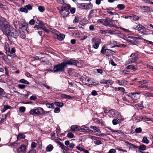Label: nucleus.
Segmentation results:
<instances>
[{
	"mask_svg": "<svg viewBox=\"0 0 153 153\" xmlns=\"http://www.w3.org/2000/svg\"><path fill=\"white\" fill-rule=\"evenodd\" d=\"M78 63H79V62L76 60H74L73 59L67 60L62 63L60 64L56 65L53 68V72L55 73L63 71L64 70L65 67L67 64L77 66V64Z\"/></svg>",
	"mask_w": 153,
	"mask_h": 153,
	"instance_id": "1",
	"label": "nucleus"
},
{
	"mask_svg": "<svg viewBox=\"0 0 153 153\" xmlns=\"http://www.w3.org/2000/svg\"><path fill=\"white\" fill-rule=\"evenodd\" d=\"M0 22V29L4 34L7 35L12 28L4 18H1Z\"/></svg>",
	"mask_w": 153,
	"mask_h": 153,
	"instance_id": "2",
	"label": "nucleus"
},
{
	"mask_svg": "<svg viewBox=\"0 0 153 153\" xmlns=\"http://www.w3.org/2000/svg\"><path fill=\"white\" fill-rule=\"evenodd\" d=\"M70 8V5L68 4L65 3L62 5L60 13L63 18H65L69 15Z\"/></svg>",
	"mask_w": 153,
	"mask_h": 153,
	"instance_id": "3",
	"label": "nucleus"
},
{
	"mask_svg": "<svg viewBox=\"0 0 153 153\" xmlns=\"http://www.w3.org/2000/svg\"><path fill=\"white\" fill-rule=\"evenodd\" d=\"M18 25H15V27L16 28L23 29L25 30L26 31L28 32V24L26 22L25 19H22L20 20V22H18Z\"/></svg>",
	"mask_w": 153,
	"mask_h": 153,
	"instance_id": "4",
	"label": "nucleus"
},
{
	"mask_svg": "<svg viewBox=\"0 0 153 153\" xmlns=\"http://www.w3.org/2000/svg\"><path fill=\"white\" fill-rule=\"evenodd\" d=\"M138 59L137 54L136 53H132L130 55V58L126 62V65H128L130 64H132L133 63H135L137 65L140 63V62H137Z\"/></svg>",
	"mask_w": 153,
	"mask_h": 153,
	"instance_id": "5",
	"label": "nucleus"
},
{
	"mask_svg": "<svg viewBox=\"0 0 153 153\" xmlns=\"http://www.w3.org/2000/svg\"><path fill=\"white\" fill-rule=\"evenodd\" d=\"M77 7L82 9L83 10H89L92 8L93 5L90 3H78L77 4Z\"/></svg>",
	"mask_w": 153,
	"mask_h": 153,
	"instance_id": "6",
	"label": "nucleus"
},
{
	"mask_svg": "<svg viewBox=\"0 0 153 153\" xmlns=\"http://www.w3.org/2000/svg\"><path fill=\"white\" fill-rule=\"evenodd\" d=\"M43 109L40 107H37L35 109L31 110L30 112V114L31 115L34 114L37 115H42L43 114Z\"/></svg>",
	"mask_w": 153,
	"mask_h": 153,
	"instance_id": "7",
	"label": "nucleus"
},
{
	"mask_svg": "<svg viewBox=\"0 0 153 153\" xmlns=\"http://www.w3.org/2000/svg\"><path fill=\"white\" fill-rule=\"evenodd\" d=\"M7 36L8 38L11 37L16 38L19 36V34L16 30L12 28Z\"/></svg>",
	"mask_w": 153,
	"mask_h": 153,
	"instance_id": "8",
	"label": "nucleus"
},
{
	"mask_svg": "<svg viewBox=\"0 0 153 153\" xmlns=\"http://www.w3.org/2000/svg\"><path fill=\"white\" fill-rule=\"evenodd\" d=\"M92 47L95 49H98L101 42L100 39L94 38L92 39Z\"/></svg>",
	"mask_w": 153,
	"mask_h": 153,
	"instance_id": "9",
	"label": "nucleus"
},
{
	"mask_svg": "<svg viewBox=\"0 0 153 153\" xmlns=\"http://www.w3.org/2000/svg\"><path fill=\"white\" fill-rule=\"evenodd\" d=\"M100 31V32L102 34L108 33L111 35L115 34L116 33H120V32L118 30H113L110 29L101 30Z\"/></svg>",
	"mask_w": 153,
	"mask_h": 153,
	"instance_id": "10",
	"label": "nucleus"
},
{
	"mask_svg": "<svg viewBox=\"0 0 153 153\" xmlns=\"http://www.w3.org/2000/svg\"><path fill=\"white\" fill-rule=\"evenodd\" d=\"M101 53L105 55L108 56L110 55L111 53V50L110 49H106L105 46H103L102 47Z\"/></svg>",
	"mask_w": 153,
	"mask_h": 153,
	"instance_id": "11",
	"label": "nucleus"
},
{
	"mask_svg": "<svg viewBox=\"0 0 153 153\" xmlns=\"http://www.w3.org/2000/svg\"><path fill=\"white\" fill-rule=\"evenodd\" d=\"M18 153H26V148L25 145H21L20 147L17 149Z\"/></svg>",
	"mask_w": 153,
	"mask_h": 153,
	"instance_id": "12",
	"label": "nucleus"
},
{
	"mask_svg": "<svg viewBox=\"0 0 153 153\" xmlns=\"http://www.w3.org/2000/svg\"><path fill=\"white\" fill-rule=\"evenodd\" d=\"M104 25L106 26H110L111 27H116L115 25H113V23L110 19H106L104 20Z\"/></svg>",
	"mask_w": 153,
	"mask_h": 153,
	"instance_id": "13",
	"label": "nucleus"
},
{
	"mask_svg": "<svg viewBox=\"0 0 153 153\" xmlns=\"http://www.w3.org/2000/svg\"><path fill=\"white\" fill-rule=\"evenodd\" d=\"M82 80L86 84H92V83L90 82L91 79L88 77H83L82 78Z\"/></svg>",
	"mask_w": 153,
	"mask_h": 153,
	"instance_id": "14",
	"label": "nucleus"
},
{
	"mask_svg": "<svg viewBox=\"0 0 153 153\" xmlns=\"http://www.w3.org/2000/svg\"><path fill=\"white\" fill-rule=\"evenodd\" d=\"M144 28V27L140 25H138L137 26H134L133 27V28L138 31H140Z\"/></svg>",
	"mask_w": 153,
	"mask_h": 153,
	"instance_id": "15",
	"label": "nucleus"
},
{
	"mask_svg": "<svg viewBox=\"0 0 153 153\" xmlns=\"http://www.w3.org/2000/svg\"><path fill=\"white\" fill-rule=\"evenodd\" d=\"M57 35V39L59 40H62L64 39L65 37V35L64 34H60L59 33Z\"/></svg>",
	"mask_w": 153,
	"mask_h": 153,
	"instance_id": "16",
	"label": "nucleus"
},
{
	"mask_svg": "<svg viewBox=\"0 0 153 153\" xmlns=\"http://www.w3.org/2000/svg\"><path fill=\"white\" fill-rule=\"evenodd\" d=\"M126 143H127V146H129L130 148H133L135 149L137 148H138V146H137L134 145L133 144L129 143L128 142H126Z\"/></svg>",
	"mask_w": 153,
	"mask_h": 153,
	"instance_id": "17",
	"label": "nucleus"
},
{
	"mask_svg": "<svg viewBox=\"0 0 153 153\" xmlns=\"http://www.w3.org/2000/svg\"><path fill=\"white\" fill-rule=\"evenodd\" d=\"M53 148V146L52 145L49 144L47 146L46 148V151L47 152H51Z\"/></svg>",
	"mask_w": 153,
	"mask_h": 153,
	"instance_id": "18",
	"label": "nucleus"
},
{
	"mask_svg": "<svg viewBox=\"0 0 153 153\" xmlns=\"http://www.w3.org/2000/svg\"><path fill=\"white\" fill-rule=\"evenodd\" d=\"M113 117L117 118H121V115L120 113L117 111H115Z\"/></svg>",
	"mask_w": 153,
	"mask_h": 153,
	"instance_id": "19",
	"label": "nucleus"
},
{
	"mask_svg": "<svg viewBox=\"0 0 153 153\" xmlns=\"http://www.w3.org/2000/svg\"><path fill=\"white\" fill-rule=\"evenodd\" d=\"M90 128L92 129H93L95 131H94V132H100V129H99L98 127L94 126H92L90 127Z\"/></svg>",
	"mask_w": 153,
	"mask_h": 153,
	"instance_id": "20",
	"label": "nucleus"
},
{
	"mask_svg": "<svg viewBox=\"0 0 153 153\" xmlns=\"http://www.w3.org/2000/svg\"><path fill=\"white\" fill-rule=\"evenodd\" d=\"M143 95L146 97H153V94L152 93L147 92L143 94Z\"/></svg>",
	"mask_w": 153,
	"mask_h": 153,
	"instance_id": "21",
	"label": "nucleus"
},
{
	"mask_svg": "<svg viewBox=\"0 0 153 153\" xmlns=\"http://www.w3.org/2000/svg\"><path fill=\"white\" fill-rule=\"evenodd\" d=\"M117 8L119 10H122L124 9L125 6L123 4H119L117 5Z\"/></svg>",
	"mask_w": 153,
	"mask_h": 153,
	"instance_id": "22",
	"label": "nucleus"
},
{
	"mask_svg": "<svg viewBox=\"0 0 153 153\" xmlns=\"http://www.w3.org/2000/svg\"><path fill=\"white\" fill-rule=\"evenodd\" d=\"M61 97L63 98L68 99H71L72 97L70 95L63 94H62Z\"/></svg>",
	"mask_w": 153,
	"mask_h": 153,
	"instance_id": "23",
	"label": "nucleus"
},
{
	"mask_svg": "<svg viewBox=\"0 0 153 153\" xmlns=\"http://www.w3.org/2000/svg\"><path fill=\"white\" fill-rule=\"evenodd\" d=\"M78 126L76 125H74L72 126L71 127V130L73 131H77L78 130Z\"/></svg>",
	"mask_w": 153,
	"mask_h": 153,
	"instance_id": "24",
	"label": "nucleus"
},
{
	"mask_svg": "<svg viewBox=\"0 0 153 153\" xmlns=\"http://www.w3.org/2000/svg\"><path fill=\"white\" fill-rule=\"evenodd\" d=\"M18 144V143H10V146H11V148L13 149H15L17 147Z\"/></svg>",
	"mask_w": 153,
	"mask_h": 153,
	"instance_id": "25",
	"label": "nucleus"
},
{
	"mask_svg": "<svg viewBox=\"0 0 153 153\" xmlns=\"http://www.w3.org/2000/svg\"><path fill=\"white\" fill-rule=\"evenodd\" d=\"M19 82L21 83L25 84L26 85H29V82L28 81L23 79H21L19 80Z\"/></svg>",
	"mask_w": 153,
	"mask_h": 153,
	"instance_id": "26",
	"label": "nucleus"
},
{
	"mask_svg": "<svg viewBox=\"0 0 153 153\" xmlns=\"http://www.w3.org/2000/svg\"><path fill=\"white\" fill-rule=\"evenodd\" d=\"M46 105L47 107L48 108H54V104L53 103H48L46 104Z\"/></svg>",
	"mask_w": 153,
	"mask_h": 153,
	"instance_id": "27",
	"label": "nucleus"
},
{
	"mask_svg": "<svg viewBox=\"0 0 153 153\" xmlns=\"http://www.w3.org/2000/svg\"><path fill=\"white\" fill-rule=\"evenodd\" d=\"M146 146L145 145L142 144L140 145L139 146H138V148H139L140 150L143 151L146 149Z\"/></svg>",
	"mask_w": 153,
	"mask_h": 153,
	"instance_id": "28",
	"label": "nucleus"
},
{
	"mask_svg": "<svg viewBox=\"0 0 153 153\" xmlns=\"http://www.w3.org/2000/svg\"><path fill=\"white\" fill-rule=\"evenodd\" d=\"M140 93L137 92H133L132 93V95L131 96V98L132 99H137L138 98V97H137L136 95V94H139Z\"/></svg>",
	"mask_w": 153,
	"mask_h": 153,
	"instance_id": "29",
	"label": "nucleus"
},
{
	"mask_svg": "<svg viewBox=\"0 0 153 153\" xmlns=\"http://www.w3.org/2000/svg\"><path fill=\"white\" fill-rule=\"evenodd\" d=\"M142 142L146 144H148L149 142V141L147 139V137L145 136L143 137Z\"/></svg>",
	"mask_w": 153,
	"mask_h": 153,
	"instance_id": "30",
	"label": "nucleus"
},
{
	"mask_svg": "<svg viewBox=\"0 0 153 153\" xmlns=\"http://www.w3.org/2000/svg\"><path fill=\"white\" fill-rule=\"evenodd\" d=\"M50 31L52 33H54L56 35L59 34V32L54 29L51 28Z\"/></svg>",
	"mask_w": 153,
	"mask_h": 153,
	"instance_id": "31",
	"label": "nucleus"
},
{
	"mask_svg": "<svg viewBox=\"0 0 153 153\" xmlns=\"http://www.w3.org/2000/svg\"><path fill=\"white\" fill-rule=\"evenodd\" d=\"M54 104L56 106L61 107H62L63 105V103L59 102H55Z\"/></svg>",
	"mask_w": 153,
	"mask_h": 153,
	"instance_id": "32",
	"label": "nucleus"
},
{
	"mask_svg": "<svg viewBox=\"0 0 153 153\" xmlns=\"http://www.w3.org/2000/svg\"><path fill=\"white\" fill-rule=\"evenodd\" d=\"M25 137V135L22 134H20L17 136V139L18 140H20L24 138Z\"/></svg>",
	"mask_w": 153,
	"mask_h": 153,
	"instance_id": "33",
	"label": "nucleus"
},
{
	"mask_svg": "<svg viewBox=\"0 0 153 153\" xmlns=\"http://www.w3.org/2000/svg\"><path fill=\"white\" fill-rule=\"evenodd\" d=\"M11 107L10 106L7 105H4V108L2 110V112H5L7 110L10 109Z\"/></svg>",
	"mask_w": 153,
	"mask_h": 153,
	"instance_id": "34",
	"label": "nucleus"
},
{
	"mask_svg": "<svg viewBox=\"0 0 153 153\" xmlns=\"http://www.w3.org/2000/svg\"><path fill=\"white\" fill-rule=\"evenodd\" d=\"M20 10L21 12H22L25 13H27L28 12V10H27V9L25 7V6L24 7H22L20 8Z\"/></svg>",
	"mask_w": 153,
	"mask_h": 153,
	"instance_id": "35",
	"label": "nucleus"
},
{
	"mask_svg": "<svg viewBox=\"0 0 153 153\" xmlns=\"http://www.w3.org/2000/svg\"><path fill=\"white\" fill-rule=\"evenodd\" d=\"M0 8L4 10H7L8 9V8L6 5H4L1 3H0Z\"/></svg>",
	"mask_w": 153,
	"mask_h": 153,
	"instance_id": "36",
	"label": "nucleus"
},
{
	"mask_svg": "<svg viewBox=\"0 0 153 153\" xmlns=\"http://www.w3.org/2000/svg\"><path fill=\"white\" fill-rule=\"evenodd\" d=\"M8 51H9V52L11 54H13L15 53V49L14 48H11V50H10L9 48H8Z\"/></svg>",
	"mask_w": 153,
	"mask_h": 153,
	"instance_id": "37",
	"label": "nucleus"
},
{
	"mask_svg": "<svg viewBox=\"0 0 153 153\" xmlns=\"http://www.w3.org/2000/svg\"><path fill=\"white\" fill-rule=\"evenodd\" d=\"M142 131V130L140 127L137 128L135 129V132L137 133H141Z\"/></svg>",
	"mask_w": 153,
	"mask_h": 153,
	"instance_id": "38",
	"label": "nucleus"
},
{
	"mask_svg": "<svg viewBox=\"0 0 153 153\" xmlns=\"http://www.w3.org/2000/svg\"><path fill=\"white\" fill-rule=\"evenodd\" d=\"M25 7L27 9V10H31L32 9L33 6L30 4L25 6Z\"/></svg>",
	"mask_w": 153,
	"mask_h": 153,
	"instance_id": "39",
	"label": "nucleus"
},
{
	"mask_svg": "<svg viewBox=\"0 0 153 153\" xmlns=\"http://www.w3.org/2000/svg\"><path fill=\"white\" fill-rule=\"evenodd\" d=\"M26 86L24 85L18 84L17 87L20 89H24L25 88Z\"/></svg>",
	"mask_w": 153,
	"mask_h": 153,
	"instance_id": "40",
	"label": "nucleus"
},
{
	"mask_svg": "<svg viewBox=\"0 0 153 153\" xmlns=\"http://www.w3.org/2000/svg\"><path fill=\"white\" fill-rule=\"evenodd\" d=\"M113 132H116L117 134H123V132L122 131L120 130H113Z\"/></svg>",
	"mask_w": 153,
	"mask_h": 153,
	"instance_id": "41",
	"label": "nucleus"
},
{
	"mask_svg": "<svg viewBox=\"0 0 153 153\" xmlns=\"http://www.w3.org/2000/svg\"><path fill=\"white\" fill-rule=\"evenodd\" d=\"M19 111L22 113H24L25 110V108L24 107L21 106L19 108Z\"/></svg>",
	"mask_w": 153,
	"mask_h": 153,
	"instance_id": "42",
	"label": "nucleus"
},
{
	"mask_svg": "<svg viewBox=\"0 0 153 153\" xmlns=\"http://www.w3.org/2000/svg\"><path fill=\"white\" fill-rule=\"evenodd\" d=\"M70 12L71 14L74 13L76 11V8L74 7H70Z\"/></svg>",
	"mask_w": 153,
	"mask_h": 153,
	"instance_id": "43",
	"label": "nucleus"
},
{
	"mask_svg": "<svg viewBox=\"0 0 153 153\" xmlns=\"http://www.w3.org/2000/svg\"><path fill=\"white\" fill-rule=\"evenodd\" d=\"M38 9L39 11L41 12H42L45 10V8L42 6H39Z\"/></svg>",
	"mask_w": 153,
	"mask_h": 153,
	"instance_id": "44",
	"label": "nucleus"
},
{
	"mask_svg": "<svg viewBox=\"0 0 153 153\" xmlns=\"http://www.w3.org/2000/svg\"><path fill=\"white\" fill-rule=\"evenodd\" d=\"M101 83H103L105 84H108L109 83L110 85H111L113 84V82L112 81H110L109 80H107L103 82H101Z\"/></svg>",
	"mask_w": 153,
	"mask_h": 153,
	"instance_id": "45",
	"label": "nucleus"
},
{
	"mask_svg": "<svg viewBox=\"0 0 153 153\" xmlns=\"http://www.w3.org/2000/svg\"><path fill=\"white\" fill-rule=\"evenodd\" d=\"M74 136V134L71 132L69 133L67 135V137L70 138H73Z\"/></svg>",
	"mask_w": 153,
	"mask_h": 153,
	"instance_id": "46",
	"label": "nucleus"
},
{
	"mask_svg": "<svg viewBox=\"0 0 153 153\" xmlns=\"http://www.w3.org/2000/svg\"><path fill=\"white\" fill-rule=\"evenodd\" d=\"M115 46L125 48L126 47V45L125 44H120L119 45H116L113 46V47H115Z\"/></svg>",
	"mask_w": 153,
	"mask_h": 153,
	"instance_id": "47",
	"label": "nucleus"
},
{
	"mask_svg": "<svg viewBox=\"0 0 153 153\" xmlns=\"http://www.w3.org/2000/svg\"><path fill=\"white\" fill-rule=\"evenodd\" d=\"M115 110L112 109H111L110 110L109 114H110L112 116L114 114Z\"/></svg>",
	"mask_w": 153,
	"mask_h": 153,
	"instance_id": "48",
	"label": "nucleus"
},
{
	"mask_svg": "<svg viewBox=\"0 0 153 153\" xmlns=\"http://www.w3.org/2000/svg\"><path fill=\"white\" fill-rule=\"evenodd\" d=\"M131 102L133 103H135L138 102V99H132L131 100Z\"/></svg>",
	"mask_w": 153,
	"mask_h": 153,
	"instance_id": "49",
	"label": "nucleus"
},
{
	"mask_svg": "<svg viewBox=\"0 0 153 153\" xmlns=\"http://www.w3.org/2000/svg\"><path fill=\"white\" fill-rule=\"evenodd\" d=\"M118 120L115 119H114L112 121V123L114 125H116L118 124Z\"/></svg>",
	"mask_w": 153,
	"mask_h": 153,
	"instance_id": "50",
	"label": "nucleus"
},
{
	"mask_svg": "<svg viewBox=\"0 0 153 153\" xmlns=\"http://www.w3.org/2000/svg\"><path fill=\"white\" fill-rule=\"evenodd\" d=\"M60 111V109L58 107H56L54 110V112L55 113H58Z\"/></svg>",
	"mask_w": 153,
	"mask_h": 153,
	"instance_id": "51",
	"label": "nucleus"
},
{
	"mask_svg": "<svg viewBox=\"0 0 153 153\" xmlns=\"http://www.w3.org/2000/svg\"><path fill=\"white\" fill-rule=\"evenodd\" d=\"M36 146V144L34 142H32L31 144V147L32 148H34Z\"/></svg>",
	"mask_w": 153,
	"mask_h": 153,
	"instance_id": "52",
	"label": "nucleus"
},
{
	"mask_svg": "<svg viewBox=\"0 0 153 153\" xmlns=\"http://www.w3.org/2000/svg\"><path fill=\"white\" fill-rule=\"evenodd\" d=\"M129 38H131V39L132 40H133V41L134 42V41H136V40L138 39V38L135 37H132V36H129L128 37Z\"/></svg>",
	"mask_w": 153,
	"mask_h": 153,
	"instance_id": "53",
	"label": "nucleus"
},
{
	"mask_svg": "<svg viewBox=\"0 0 153 153\" xmlns=\"http://www.w3.org/2000/svg\"><path fill=\"white\" fill-rule=\"evenodd\" d=\"M104 20L102 19H98L97 20V22L98 23H100L102 25H104V22H103V21Z\"/></svg>",
	"mask_w": 153,
	"mask_h": 153,
	"instance_id": "54",
	"label": "nucleus"
},
{
	"mask_svg": "<svg viewBox=\"0 0 153 153\" xmlns=\"http://www.w3.org/2000/svg\"><path fill=\"white\" fill-rule=\"evenodd\" d=\"M144 120L147 121H152V122H153V120H152V118H148L146 117H145Z\"/></svg>",
	"mask_w": 153,
	"mask_h": 153,
	"instance_id": "55",
	"label": "nucleus"
},
{
	"mask_svg": "<svg viewBox=\"0 0 153 153\" xmlns=\"http://www.w3.org/2000/svg\"><path fill=\"white\" fill-rule=\"evenodd\" d=\"M36 97L35 96L33 95L31 96L30 99L31 100H34L36 99Z\"/></svg>",
	"mask_w": 153,
	"mask_h": 153,
	"instance_id": "56",
	"label": "nucleus"
},
{
	"mask_svg": "<svg viewBox=\"0 0 153 153\" xmlns=\"http://www.w3.org/2000/svg\"><path fill=\"white\" fill-rule=\"evenodd\" d=\"M94 143L97 145H100L102 144V142L100 140H96L94 141Z\"/></svg>",
	"mask_w": 153,
	"mask_h": 153,
	"instance_id": "57",
	"label": "nucleus"
},
{
	"mask_svg": "<svg viewBox=\"0 0 153 153\" xmlns=\"http://www.w3.org/2000/svg\"><path fill=\"white\" fill-rule=\"evenodd\" d=\"M116 152V150L114 149H110L108 153H115Z\"/></svg>",
	"mask_w": 153,
	"mask_h": 153,
	"instance_id": "58",
	"label": "nucleus"
},
{
	"mask_svg": "<svg viewBox=\"0 0 153 153\" xmlns=\"http://www.w3.org/2000/svg\"><path fill=\"white\" fill-rule=\"evenodd\" d=\"M131 69L133 71H136L138 69L137 67V66L133 65Z\"/></svg>",
	"mask_w": 153,
	"mask_h": 153,
	"instance_id": "59",
	"label": "nucleus"
},
{
	"mask_svg": "<svg viewBox=\"0 0 153 153\" xmlns=\"http://www.w3.org/2000/svg\"><path fill=\"white\" fill-rule=\"evenodd\" d=\"M148 82L147 81V80H144L140 81V83L141 84H146L148 83Z\"/></svg>",
	"mask_w": 153,
	"mask_h": 153,
	"instance_id": "60",
	"label": "nucleus"
},
{
	"mask_svg": "<svg viewBox=\"0 0 153 153\" xmlns=\"http://www.w3.org/2000/svg\"><path fill=\"white\" fill-rule=\"evenodd\" d=\"M35 21L34 19H32L30 20L29 22V23L31 25H33L35 23Z\"/></svg>",
	"mask_w": 153,
	"mask_h": 153,
	"instance_id": "61",
	"label": "nucleus"
},
{
	"mask_svg": "<svg viewBox=\"0 0 153 153\" xmlns=\"http://www.w3.org/2000/svg\"><path fill=\"white\" fill-rule=\"evenodd\" d=\"M145 2L153 4V2L151 1V0H143Z\"/></svg>",
	"mask_w": 153,
	"mask_h": 153,
	"instance_id": "62",
	"label": "nucleus"
},
{
	"mask_svg": "<svg viewBox=\"0 0 153 153\" xmlns=\"http://www.w3.org/2000/svg\"><path fill=\"white\" fill-rule=\"evenodd\" d=\"M91 94L92 95L94 96L97 95H98V94L97 92V91L95 90H93L91 92Z\"/></svg>",
	"mask_w": 153,
	"mask_h": 153,
	"instance_id": "63",
	"label": "nucleus"
},
{
	"mask_svg": "<svg viewBox=\"0 0 153 153\" xmlns=\"http://www.w3.org/2000/svg\"><path fill=\"white\" fill-rule=\"evenodd\" d=\"M20 35V37L22 39H25V38L26 35L23 32Z\"/></svg>",
	"mask_w": 153,
	"mask_h": 153,
	"instance_id": "64",
	"label": "nucleus"
}]
</instances>
